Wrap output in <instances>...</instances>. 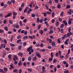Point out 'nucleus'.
<instances>
[{
    "mask_svg": "<svg viewBox=\"0 0 73 73\" xmlns=\"http://www.w3.org/2000/svg\"><path fill=\"white\" fill-rule=\"evenodd\" d=\"M41 25H40L38 27V28H37V29L38 30H39V29H40V28H41Z\"/></svg>",
    "mask_w": 73,
    "mask_h": 73,
    "instance_id": "29",
    "label": "nucleus"
},
{
    "mask_svg": "<svg viewBox=\"0 0 73 73\" xmlns=\"http://www.w3.org/2000/svg\"><path fill=\"white\" fill-rule=\"evenodd\" d=\"M60 58H61L62 59L63 58H64V56H62V55H60Z\"/></svg>",
    "mask_w": 73,
    "mask_h": 73,
    "instance_id": "37",
    "label": "nucleus"
},
{
    "mask_svg": "<svg viewBox=\"0 0 73 73\" xmlns=\"http://www.w3.org/2000/svg\"><path fill=\"white\" fill-rule=\"evenodd\" d=\"M28 70L30 72H32V69L29 68L28 69Z\"/></svg>",
    "mask_w": 73,
    "mask_h": 73,
    "instance_id": "57",
    "label": "nucleus"
},
{
    "mask_svg": "<svg viewBox=\"0 0 73 73\" xmlns=\"http://www.w3.org/2000/svg\"><path fill=\"white\" fill-rule=\"evenodd\" d=\"M32 10L30 8L29 10H28L27 12V14H29V13H31V11H32Z\"/></svg>",
    "mask_w": 73,
    "mask_h": 73,
    "instance_id": "8",
    "label": "nucleus"
},
{
    "mask_svg": "<svg viewBox=\"0 0 73 73\" xmlns=\"http://www.w3.org/2000/svg\"><path fill=\"white\" fill-rule=\"evenodd\" d=\"M14 56V57H15V58L17 60V55H15Z\"/></svg>",
    "mask_w": 73,
    "mask_h": 73,
    "instance_id": "48",
    "label": "nucleus"
},
{
    "mask_svg": "<svg viewBox=\"0 0 73 73\" xmlns=\"http://www.w3.org/2000/svg\"><path fill=\"white\" fill-rule=\"evenodd\" d=\"M58 25H59V22H58V21H57L56 22V26H57H57H58Z\"/></svg>",
    "mask_w": 73,
    "mask_h": 73,
    "instance_id": "35",
    "label": "nucleus"
},
{
    "mask_svg": "<svg viewBox=\"0 0 73 73\" xmlns=\"http://www.w3.org/2000/svg\"><path fill=\"white\" fill-rule=\"evenodd\" d=\"M51 45H52V46L54 47V48H56V43L54 41L52 42Z\"/></svg>",
    "mask_w": 73,
    "mask_h": 73,
    "instance_id": "2",
    "label": "nucleus"
},
{
    "mask_svg": "<svg viewBox=\"0 0 73 73\" xmlns=\"http://www.w3.org/2000/svg\"><path fill=\"white\" fill-rule=\"evenodd\" d=\"M55 15V14L54 12H52V17H54V15Z\"/></svg>",
    "mask_w": 73,
    "mask_h": 73,
    "instance_id": "24",
    "label": "nucleus"
},
{
    "mask_svg": "<svg viewBox=\"0 0 73 73\" xmlns=\"http://www.w3.org/2000/svg\"><path fill=\"white\" fill-rule=\"evenodd\" d=\"M17 71V70L15 69V70H13V72H14V73H15V72H16Z\"/></svg>",
    "mask_w": 73,
    "mask_h": 73,
    "instance_id": "55",
    "label": "nucleus"
},
{
    "mask_svg": "<svg viewBox=\"0 0 73 73\" xmlns=\"http://www.w3.org/2000/svg\"><path fill=\"white\" fill-rule=\"evenodd\" d=\"M42 13L43 14V15L44 17H46V14H47V13Z\"/></svg>",
    "mask_w": 73,
    "mask_h": 73,
    "instance_id": "19",
    "label": "nucleus"
},
{
    "mask_svg": "<svg viewBox=\"0 0 73 73\" xmlns=\"http://www.w3.org/2000/svg\"><path fill=\"white\" fill-rule=\"evenodd\" d=\"M48 41L49 42H50V43H52V39H48Z\"/></svg>",
    "mask_w": 73,
    "mask_h": 73,
    "instance_id": "26",
    "label": "nucleus"
},
{
    "mask_svg": "<svg viewBox=\"0 0 73 73\" xmlns=\"http://www.w3.org/2000/svg\"><path fill=\"white\" fill-rule=\"evenodd\" d=\"M58 20H59V21H60V22H62V19H61V18H58Z\"/></svg>",
    "mask_w": 73,
    "mask_h": 73,
    "instance_id": "58",
    "label": "nucleus"
},
{
    "mask_svg": "<svg viewBox=\"0 0 73 73\" xmlns=\"http://www.w3.org/2000/svg\"><path fill=\"white\" fill-rule=\"evenodd\" d=\"M21 40L20 39H19L17 40V44H19V43H20V42H21Z\"/></svg>",
    "mask_w": 73,
    "mask_h": 73,
    "instance_id": "13",
    "label": "nucleus"
},
{
    "mask_svg": "<svg viewBox=\"0 0 73 73\" xmlns=\"http://www.w3.org/2000/svg\"><path fill=\"white\" fill-rule=\"evenodd\" d=\"M18 65L19 66H20V65L21 66L22 65V63H21V61H20L18 63Z\"/></svg>",
    "mask_w": 73,
    "mask_h": 73,
    "instance_id": "14",
    "label": "nucleus"
},
{
    "mask_svg": "<svg viewBox=\"0 0 73 73\" xmlns=\"http://www.w3.org/2000/svg\"><path fill=\"white\" fill-rule=\"evenodd\" d=\"M28 8H29V7H26L25 8V9L24 11V13L27 12V10L28 9Z\"/></svg>",
    "mask_w": 73,
    "mask_h": 73,
    "instance_id": "6",
    "label": "nucleus"
},
{
    "mask_svg": "<svg viewBox=\"0 0 73 73\" xmlns=\"http://www.w3.org/2000/svg\"><path fill=\"white\" fill-rule=\"evenodd\" d=\"M32 49V46H30L27 49V50H28V52H29V51H31V50Z\"/></svg>",
    "mask_w": 73,
    "mask_h": 73,
    "instance_id": "4",
    "label": "nucleus"
},
{
    "mask_svg": "<svg viewBox=\"0 0 73 73\" xmlns=\"http://www.w3.org/2000/svg\"><path fill=\"white\" fill-rule=\"evenodd\" d=\"M70 49H68V50L67 54L66 55V56L64 57V58L65 60H67V59H68V58L69 57L68 56V55L69 54V53H70Z\"/></svg>",
    "mask_w": 73,
    "mask_h": 73,
    "instance_id": "1",
    "label": "nucleus"
},
{
    "mask_svg": "<svg viewBox=\"0 0 73 73\" xmlns=\"http://www.w3.org/2000/svg\"><path fill=\"white\" fill-rule=\"evenodd\" d=\"M49 1L48 2V4H50V5H51V4H52V0H49Z\"/></svg>",
    "mask_w": 73,
    "mask_h": 73,
    "instance_id": "18",
    "label": "nucleus"
},
{
    "mask_svg": "<svg viewBox=\"0 0 73 73\" xmlns=\"http://www.w3.org/2000/svg\"><path fill=\"white\" fill-rule=\"evenodd\" d=\"M67 36V37H70V34L69 33H68L67 34V35H66Z\"/></svg>",
    "mask_w": 73,
    "mask_h": 73,
    "instance_id": "30",
    "label": "nucleus"
},
{
    "mask_svg": "<svg viewBox=\"0 0 73 73\" xmlns=\"http://www.w3.org/2000/svg\"><path fill=\"white\" fill-rule=\"evenodd\" d=\"M4 29L5 31H8V27H5Z\"/></svg>",
    "mask_w": 73,
    "mask_h": 73,
    "instance_id": "31",
    "label": "nucleus"
},
{
    "mask_svg": "<svg viewBox=\"0 0 73 73\" xmlns=\"http://www.w3.org/2000/svg\"><path fill=\"white\" fill-rule=\"evenodd\" d=\"M36 60L37 57L36 56H35L32 59L33 61H36Z\"/></svg>",
    "mask_w": 73,
    "mask_h": 73,
    "instance_id": "7",
    "label": "nucleus"
},
{
    "mask_svg": "<svg viewBox=\"0 0 73 73\" xmlns=\"http://www.w3.org/2000/svg\"><path fill=\"white\" fill-rule=\"evenodd\" d=\"M21 7H24V3H23L21 5Z\"/></svg>",
    "mask_w": 73,
    "mask_h": 73,
    "instance_id": "64",
    "label": "nucleus"
},
{
    "mask_svg": "<svg viewBox=\"0 0 73 73\" xmlns=\"http://www.w3.org/2000/svg\"><path fill=\"white\" fill-rule=\"evenodd\" d=\"M46 13L47 15H51V14H52V13L49 12V11H47Z\"/></svg>",
    "mask_w": 73,
    "mask_h": 73,
    "instance_id": "38",
    "label": "nucleus"
},
{
    "mask_svg": "<svg viewBox=\"0 0 73 73\" xmlns=\"http://www.w3.org/2000/svg\"><path fill=\"white\" fill-rule=\"evenodd\" d=\"M17 63H18V62L17 61H15L14 62V64L15 65H17Z\"/></svg>",
    "mask_w": 73,
    "mask_h": 73,
    "instance_id": "40",
    "label": "nucleus"
},
{
    "mask_svg": "<svg viewBox=\"0 0 73 73\" xmlns=\"http://www.w3.org/2000/svg\"><path fill=\"white\" fill-rule=\"evenodd\" d=\"M31 16H32V17H35V16H36V15L35 14H33L31 15Z\"/></svg>",
    "mask_w": 73,
    "mask_h": 73,
    "instance_id": "45",
    "label": "nucleus"
},
{
    "mask_svg": "<svg viewBox=\"0 0 73 73\" xmlns=\"http://www.w3.org/2000/svg\"><path fill=\"white\" fill-rule=\"evenodd\" d=\"M10 45L11 46H15V44H12V43H10Z\"/></svg>",
    "mask_w": 73,
    "mask_h": 73,
    "instance_id": "63",
    "label": "nucleus"
},
{
    "mask_svg": "<svg viewBox=\"0 0 73 73\" xmlns=\"http://www.w3.org/2000/svg\"><path fill=\"white\" fill-rule=\"evenodd\" d=\"M9 23L11 24H13V22H12V20H9Z\"/></svg>",
    "mask_w": 73,
    "mask_h": 73,
    "instance_id": "17",
    "label": "nucleus"
},
{
    "mask_svg": "<svg viewBox=\"0 0 73 73\" xmlns=\"http://www.w3.org/2000/svg\"><path fill=\"white\" fill-rule=\"evenodd\" d=\"M29 38H31V39H33V37L32 36H29Z\"/></svg>",
    "mask_w": 73,
    "mask_h": 73,
    "instance_id": "59",
    "label": "nucleus"
},
{
    "mask_svg": "<svg viewBox=\"0 0 73 73\" xmlns=\"http://www.w3.org/2000/svg\"><path fill=\"white\" fill-rule=\"evenodd\" d=\"M71 30V29L70 28H69L68 30V32L70 34V35H73V34H72V32H70V30Z\"/></svg>",
    "mask_w": 73,
    "mask_h": 73,
    "instance_id": "12",
    "label": "nucleus"
},
{
    "mask_svg": "<svg viewBox=\"0 0 73 73\" xmlns=\"http://www.w3.org/2000/svg\"><path fill=\"white\" fill-rule=\"evenodd\" d=\"M21 37V36L20 35H19L17 37V39H19V38H20Z\"/></svg>",
    "mask_w": 73,
    "mask_h": 73,
    "instance_id": "61",
    "label": "nucleus"
},
{
    "mask_svg": "<svg viewBox=\"0 0 73 73\" xmlns=\"http://www.w3.org/2000/svg\"><path fill=\"white\" fill-rule=\"evenodd\" d=\"M22 48V46L20 45L19 46L18 49H19V50H20V49H21Z\"/></svg>",
    "mask_w": 73,
    "mask_h": 73,
    "instance_id": "34",
    "label": "nucleus"
},
{
    "mask_svg": "<svg viewBox=\"0 0 73 73\" xmlns=\"http://www.w3.org/2000/svg\"><path fill=\"white\" fill-rule=\"evenodd\" d=\"M50 56L51 58H53V54L52 52H51L50 54Z\"/></svg>",
    "mask_w": 73,
    "mask_h": 73,
    "instance_id": "27",
    "label": "nucleus"
},
{
    "mask_svg": "<svg viewBox=\"0 0 73 73\" xmlns=\"http://www.w3.org/2000/svg\"><path fill=\"white\" fill-rule=\"evenodd\" d=\"M64 24H62L60 25V27L61 28H62L64 27Z\"/></svg>",
    "mask_w": 73,
    "mask_h": 73,
    "instance_id": "33",
    "label": "nucleus"
},
{
    "mask_svg": "<svg viewBox=\"0 0 73 73\" xmlns=\"http://www.w3.org/2000/svg\"><path fill=\"white\" fill-rule=\"evenodd\" d=\"M40 33L41 35H42L43 34V31L42 30H40Z\"/></svg>",
    "mask_w": 73,
    "mask_h": 73,
    "instance_id": "42",
    "label": "nucleus"
},
{
    "mask_svg": "<svg viewBox=\"0 0 73 73\" xmlns=\"http://www.w3.org/2000/svg\"><path fill=\"white\" fill-rule=\"evenodd\" d=\"M11 15V13H9L8 14L5 16V18H7V17H8L9 16H10Z\"/></svg>",
    "mask_w": 73,
    "mask_h": 73,
    "instance_id": "5",
    "label": "nucleus"
},
{
    "mask_svg": "<svg viewBox=\"0 0 73 73\" xmlns=\"http://www.w3.org/2000/svg\"><path fill=\"white\" fill-rule=\"evenodd\" d=\"M20 18L21 20H23V19H25V17H23V16H21Z\"/></svg>",
    "mask_w": 73,
    "mask_h": 73,
    "instance_id": "28",
    "label": "nucleus"
},
{
    "mask_svg": "<svg viewBox=\"0 0 73 73\" xmlns=\"http://www.w3.org/2000/svg\"><path fill=\"white\" fill-rule=\"evenodd\" d=\"M70 8V6L69 5H68L67 6L66 8V9H69V8Z\"/></svg>",
    "mask_w": 73,
    "mask_h": 73,
    "instance_id": "22",
    "label": "nucleus"
},
{
    "mask_svg": "<svg viewBox=\"0 0 73 73\" xmlns=\"http://www.w3.org/2000/svg\"><path fill=\"white\" fill-rule=\"evenodd\" d=\"M72 19H69V20L68 21V24H69V25H70L71 24H72Z\"/></svg>",
    "mask_w": 73,
    "mask_h": 73,
    "instance_id": "3",
    "label": "nucleus"
},
{
    "mask_svg": "<svg viewBox=\"0 0 73 73\" xmlns=\"http://www.w3.org/2000/svg\"><path fill=\"white\" fill-rule=\"evenodd\" d=\"M36 56H38V57H40V58L41 57V56H40V54L38 53V52H36Z\"/></svg>",
    "mask_w": 73,
    "mask_h": 73,
    "instance_id": "10",
    "label": "nucleus"
},
{
    "mask_svg": "<svg viewBox=\"0 0 73 73\" xmlns=\"http://www.w3.org/2000/svg\"><path fill=\"white\" fill-rule=\"evenodd\" d=\"M18 54L20 56H23V53L21 52L18 53Z\"/></svg>",
    "mask_w": 73,
    "mask_h": 73,
    "instance_id": "15",
    "label": "nucleus"
},
{
    "mask_svg": "<svg viewBox=\"0 0 73 73\" xmlns=\"http://www.w3.org/2000/svg\"><path fill=\"white\" fill-rule=\"evenodd\" d=\"M22 73V70L21 69H20L19 70V73Z\"/></svg>",
    "mask_w": 73,
    "mask_h": 73,
    "instance_id": "47",
    "label": "nucleus"
},
{
    "mask_svg": "<svg viewBox=\"0 0 73 73\" xmlns=\"http://www.w3.org/2000/svg\"><path fill=\"white\" fill-rule=\"evenodd\" d=\"M40 19L38 18H37L36 19V21L38 23H40Z\"/></svg>",
    "mask_w": 73,
    "mask_h": 73,
    "instance_id": "16",
    "label": "nucleus"
},
{
    "mask_svg": "<svg viewBox=\"0 0 73 73\" xmlns=\"http://www.w3.org/2000/svg\"><path fill=\"white\" fill-rule=\"evenodd\" d=\"M55 56L56 57H58V52H56V53Z\"/></svg>",
    "mask_w": 73,
    "mask_h": 73,
    "instance_id": "54",
    "label": "nucleus"
},
{
    "mask_svg": "<svg viewBox=\"0 0 73 73\" xmlns=\"http://www.w3.org/2000/svg\"><path fill=\"white\" fill-rule=\"evenodd\" d=\"M1 7H3V6H4V3L3 2H1Z\"/></svg>",
    "mask_w": 73,
    "mask_h": 73,
    "instance_id": "20",
    "label": "nucleus"
},
{
    "mask_svg": "<svg viewBox=\"0 0 73 73\" xmlns=\"http://www.w3.org/2000/svg\"><path fill=\"white\" fill-rule=\"evenodd\" d=\"M45 7H46V9H48V8H49V7H48V5H45Z\"/></svg>",
    "mask_w": 73,
    "mask_h": 73,
    "instance_id": "43",
    "label": "nucleus"
},
{
    "mask_svg": "<svg viewBox=\"0 0 73 73\" xmlns=\"http://www.w3.org/2000/svg\"><path fill=\"white\" fill-rule=\"evenodd\" d=\"M65 37H66V38H67V36H66V35H64L62 37V40H64V38H65Z\"/></svg>",
    "mask_w": 73,
    "mask_h": 73,
    "instance_id": "11",
    "label": "nucleus"
},
{
    "mask_svg": "<svg viewBox=\"0 0 73 73\" xmlns=\"http://www.w3.org/2000/svg\"><path fill=\"white\" fill-rule=\"evenodd\" d=\"M19 24L21 26H23V24H22V22L21 21H20V22L19 23Z\"/></svg>",
    "mask_w": 73,
    "mask_h": 73,
    "instance_id": "44",
    "label": "nucleus"
},
{
    "mask_svg": "<svg viewBox=\"0 0 73 73\" xmlns=\"http://www.w3.org/2000/svg\"><path fill=\"white\" fill-rule=\"evenodd\" d=\"M57 8L59 9H60V8H61V5H58Z\"/></svg>",
    "mask_w": 73,
    "mask_h": 73,
    "instance_id": "41",
    "label": "nucleus"
},
{
    "mask_svg": "<svg viewBox=\"0 0 73 73\" xmlns=\"http://www.w3.org/2000/svg\"><path fill=\"white\" fill-rule=\"evenodd\" d=\"M23 45L24 46H26L27 45V42H24L23 43Z\"/></svg>",
    "mask_w": 73,
    "mask_h": 73,
    "instance_id": "50",
    "label": "nucleus"
},
{
    "mask_svg": "<svg viewBox=\"0 0 73 73\" xmlns=\"http://www.w3.org/2000/svg\"><path fill=\"white\" fill-rule=\"evenodd\" d=\"M53 33V31L52 30H51L48 33V35H51Z\"/></svg>",
    "mask_w": 73,
    "mask_h": 73,
    "instance_id": "9",
    "label": "nucleus"
},
{
    "mask_svg": "<svg viewBox=\"0 0 73 73\" xmlns=\"http://www.w3.org/2000/svg\"><path fill=\"white\" fill-rule=\"evenodd\" d=\"M31 57L29 56L28 58V60L29 61H31Z\"/></svg>",
    "mask_w": 73,
    "mask_h": 73,
    "instance_id": "39",
    "label": "nucleus"
},
{
    "mask_svg": "<svg viewBox=\"0 0 73 73\" xmlns=\"http://www.w3.org/2000/svg\"><path fill=\"white\" fill-rule=\"evenodd\" d=\"M13 16H16L17 15V13L14 12L13 14Z\"/></svg>",
    "mask_w": 73,
    "mask_h": 73,
    "instance_id": "56",
    "label": "nucleus"
},
{
    "mask_svg": "<svg viewBox=\"0 0 73 73\" xmlns=\"http://www.w3.org/2000/svg\"><path fill=\"white\" fill-rule=\"evenodd\" d=\"M45 68L44 66H43L42 67V70H43V71H44L45 70Z\"/></svg>",
    "mask_w": 73,
    "mask_h": 73,
    "instance_id": "46",
    "label": "nucleus"
},
{
    "mask_svg": "<svg viewBox=\"0 0 73 73\" xmlns=\"http://www.w3.org/2000/svg\"><path fill=\"white\" fill-rule=\"evenodd\" d=\"M43 21H44V20L42 19H41L39 21V22L40 23H42L43 22Z\"/></svg>",
    "mask_w": 73,
    "mask_h": 73,
    "instance_id": "21",
    "label": "nucleus"
},
{
    "mask_svg": "<svg viewBox=\"0 0 73 73\" xmlns=\"http://www.w3.org/2000/svg\"><path fill=\"white\" fill-rule=\"evenodd\" d=\"M4 70L5 71V72H7V70H8V68L6 67H5L4 68Z\"/></svg>",
    "mask_w": 73,
    "mask_h": 73,
    "instance_id": "23",
    "label": "nucleus"
},
{
    "mask_svg": "<svg viewBox=\"0 0 73 73\" xmlns=\"http://www.w3.org/2000/svg\"><path fill=\"white\" fill-rule=\"evenodd\" d=\"M8 57L9 59H11V54L9 55Z\"/></svg>",
    "mask_w": 73,
    "mask_h": 73,
    "instance_id": "52",
    "label": "nucleus"
},
{
    "mask_svg": "<svg viewBox=\"0 0 73 73\" xmlns=\"http://www.w3.org/2000/svg\"><path fill=\"white\" fill-rule=\"evenodd\" d=\"M64 73H69V71L68 70H65L64 71Z\"/></svg>",
    "mask_w": 73,
    "mask_h": 73,
    "instance_id": "51",
    "label": "nucleus"
},
{
    "mask_svg": "<svg viewBox=\"0 0 73 73\" xmlns=\"http://www.w3.org/2000/svg\"><path fill=\"white\" fill-rule=\"evenodd\" d=\"M52 58H49V61L50 62H51V61H52L53 60V59H52Z\"/></svg>",
    "mask_w": 73,
    "mask_h": 73,
    "instance_id": "25",
    "label": "nucleus"
},
{
    "mask_svg": "<svg viewBox=\"0 0 73 73\" xmlns=\"http://www.w3.org/2000/svg\"><path fill=\"white\" fill-rule=\"evenodd\" d=\"M26 38H28V36H25L24 38L23 39L24 40H25V39H26Z\"/></svg>",
    "mask_w": 73,
    "mask_h": 73,
    "instance_id": "62",
    "label": "nucleus"
},
{
    "mask_svg": "<svg viewBox=\"0 0 73 73\" xmlns=\"http://www.w3.org/2000/svg\"><path fill=\"white\" fill-rule=\"evenodd\" d=\"M4 45V44H1V46H0V47H1V49L3 47V46Z\"/></svg>",
    "mask_w": 73,
    "mask_h": 73,
    "instance_id": "53",
    "label": "nucleus"
},
{
    "mask_svg": "<svg viewBox=\"0 0 73 73\" xmlns=\"http://www.w3.org/2000/svg\"><path fill=\"white\" fill-rule=\"evenodd\" d=\"M11 2L13 3V4H15V0H11Z\"/></svg>",
    "mask_w": 73,
    "mask_h": 73,
    "instance_id": "36",
    "label": "nucleus"
},
{
    "mask_svg": "<svg viewBox=\"0 0 73 73\" xmlns=\"http://www.w3.org/2000/svg\"><path fill=\"white\" fill-rule=\"evenodd\" d=\"M73 46L72 45L71 46V50L72 52H73Z\"/></svg>",
    "mask_w": 73,
    "mask_h": 73,
    "instance_id": "49",
    "label": "nucleus"
},
{
    "mask_svg": "<svg viewBox=\"0 0 73 73\" xmlns=\"http://www.w3.org/2000/svg\"><path fill=\"white\" fill-rule=\"evenodd\" d=\"M11 68H10V69H13L14 68V67L12 65H10Z\"/></svg>",
    "mask_w": 73,
    "mask_h": 73,
    "instance_id": "32",
    "label": "nucleus"
},
{
    "mask_svg": "<svg viewBox=\"0 0 73 73\" xmlns=\"http://www.w3.org/2000/svg\"><path fill=\"white\" fill-rule=\"evenodd\" d=\"M12 32H11V31H8V33L9 35L10 34H12Z\"/></svg>",
    "mask_w": 73,
    "mask_h": 73,
    "instance_id": "60",
    "label": "nucleus"
}]
</instances>
